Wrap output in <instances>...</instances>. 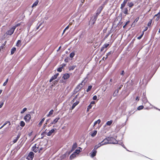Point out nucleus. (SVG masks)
<instances>
[{
    "label": "nucleus",
    "instance_id": "f8f14e48",
    "mask_svg": "<svg viewBox=\"0 0 160 160\" xmlns=\"http://www.w3.org/2000/svg\"><path fill=\"white\" fill-rule=\"evenodd\" d=\"M97 153V151L95 150H93L92 152L91 153V157L92 158H93L95 156H96V154Z\"/></svg>",
    "mask_w": 160,
    "mask_h": 160
},
{
    "label": "nucleus",
    "instance_id": "f03ea898",
    "mask_svg": "<svg viewBox=\"0 0 160 160\" xmlns=\"http://www.w3.org/2000/svg\"><path fill=\"white\" fill-rule=\"evenodd\" d=\"M34 154L33 152H30L27 157V159L28 160H32L34 157Z\"/></svg>",
    "mask_w": 160,
    "mask_h": 160
},
{
    "label": "nucleus",
    "instance_id": "49530a36",
    "mask_svg": "<svg viewBox=\"0 0 160 160\" xmlns=\"http://www.w3.org/2000/svg\"><path fill=\"white\" fill-rule=\"evenodd\" d=\"M42 24V22L39 23L38 25V26L37 27V28H36V29L37 30L40 27V26Z\"/></svg>",
    "mask_w": 160,
    "mask_h": 160
},
{
    "label": "nucleus",
    "instance_id": "e433bc0d",
    "mask_svg": "<svg viewBox=\"0 0 160 160\" xmlns=\"http://www.w3.org/2000/svg\"><path fill=\"white\" fill-rule=\"evenodd\" d=\"M81 152L79 149H76L74 152L77 154H79L80 152Z\"/></svg>",
    "mask_w": 160,
    "mask_h": 160
},
{
    "label": "nucleus",
    "instance_id": "4c0bfd02",
    "mask_svg": "<svg viewBox=\"0 0 160 160\" xmlns=\"http://www.w3.org/2000/svg\"><path fill=\"white\" fill-rule=\"evenodd\" d=\"M152 22V20H150L148 23V27H149L151 26Z\"/></svg>",
    "mask_w": 160,
    "mask_h": 160
},
{
    "label": "nucleus",
    "instance_id": "a878e982",
    "mask_svg": "<svg viewBox=\"0 0 160 160\" xmlns=\"http://www.w3.org/2000/svg\"><path fill=\"white\" fill-rule=\"evenodd\" d=\"M76 155L77 154L74 152L70 156V158H73L76 157Z\"/></svg>",
    "mask_w": 160,
    "mask_h": 160
},
{
    "label": "nucleus",
    "instance_id": "bf43d9fd",
    "mask_svg": "<svg viewBox=\"0 0 160 160\" xmlns=\"http://www.w3.org/2000/svg\"><path fill=\"white\" fill-rule=\"evenodd\" d=\"M20 135L19 134H18L17 137L16 138H17L18 140V139L19 138H20Z\"/></svg>",
    "mask_w": 160,
    "mask_h": 160
},
{
    "label": "nucleus",
    "instance_id": "5701e85b",
    "mask_svg": "<svg viewBox=\"0 0 160 160\" xmlns=\"http://www.w3.org/2000/svg\"><path fill=\"white\" fill-rule=\"evenodd\" d=\"M76 66L75 65H73L72 66H70L69 67V70H73L76 67Z\"/></svg>",
    "mask_w": 160,
    "mask_h": 160
},
{
    "label": "nucleus",
    "instance_id": "2f4dec72",
    "mask_svg": "<svg viewBox=\"0 0 160 160\" xmlns=\"http://www.w3.org/2000/svg\"><path fill=\"white\" fill-rule=\"evenodd\" d=\"M92 87V86L91 85L88 86V87L87 90V92H88L89 91L91 90Z\"/></svg>",
    "mask_w": 160,
    "mask_h": 160
},
{
    "label": "nucleus",
    "instance_id": "39448f33",
    "mask_svg": "<svg viewBox=\"0 0 160 160\" xmlns=\"http://www.w3.org/2000/svg\"><path fill=\"white\" fill-rule=\"evenodd\" d=\"M103 7H104L103 6H101L99 7V8L97 10L96 13V14L95 15V16H97L98 17V15L100 13L101 11L102 10Z\"/></svg>",
    "mask_w": 160,
    "mask_h": 160
},
{
    "label": "nucleus",
    "instance_id": "4468645a",
    "mask_svg": "<svg viewBox=\"0 0 160 160\" xmlns=\"http://www.w3.org/2000/svg\"><path fill=\"white\" fill-rule=\"evenodd\" d=\"M38 150V148L36 146H33L32 148V150L35 152H37Z\"/></svg>",
    "mask_w": 160,
    "mask_h": 160
},
{
    "label": "nucleus",
    "instance_id": "6ab92c4d",
    "mask_svg": "<svg viewBox=\"0 0 160 160\" xmlns=\"http://www.w3.org/2000/svg\"><path fill=\"white\" fill-rule=\"evenodd\" d=\"M59 119H60V118L59 117L56 118L52 121V123H54V124H55V123H57Z\"/></svg>",
    "mask_w": 160,
    "mask_h": 160
},
{
    "label": "nucleus",
    "instance_id": "6e6d98bb",
    "mask_svg": "<svg viewBox=\"0 0 160 160\" xmlns=\"http://www.w3.org/2000/svg\"><path fill=\"white\" fill-rule=\"evenodd\" d=\"M4 104V101L2 102L0 105V108H1Z\"/></svg>",
    "mask_w": 160,
    "mask_h": 160
},
{
    "label": "nucleus",
    "instance_id": "b1692460",
    "mask_svg": "<svg viewBox=\"0 0 160 160\" xmlns=\"http://www.w3.org/2000/svg\"><path fill=\"white\" fill-rule=\"evenodd\" d=\"M38 0H37L33 4L32 6V7H34L36 6L38 3Z\"/></svg>",
    "mask_w": 160,
    "mask_h": 160
},
{
    "label": "nucleus",
    "instance_id": "4d7b16f0",
    "mask_svg": "<svg viewBox=\"0 0 160 160\" xmlns=\"http://www.w3.org/2000/svg\"><path fill=\"white\" fill-rule=\"evenodd\" d=\"M101 120L99 119H98L97 121V122H98V124H99L101 122Z\"/></svg>",
    "mask_w": 160,
    "mask_h": 160
},
{
    "label": "nucleus",
    "instance_id": "cd10ccee",
    "mask_svg": "<svg viewBox=\"0 0 160 160\" xmlns=\"http://www.w3.org/2000/svg\"><path fill=\"white\" fill-rule=\"evenodd\" d=\"M21 41L20 40H18L17 41V46L18 47H19L21 45Z\"/></svg>",
    "mask_w": 160,
    "mask_h": 160
},
{
    "label": "nucleus",
    "instance_id": "c9c22d12",
    "mask_svg": "<svg viewBox=\"0 0 160 160\" xmlns=\"http://www.w3.org/2000/svg\"><path fill=\"white\" fill-rule=\"evenodd\" d=\"M27 110V108H24L22 110L21 112H20L22 114V113H24Z\"/></svg>",
    "mask_w": 160,
    "mask_h": 160
},
{
    "label": "nucleus",
    "instance_id": "603ef678",
    "mask_svg": "<svg viewBox=\"0 0 160 160\" xmlns=\"http://www.w3.org/2000/svg\"><path fill=\"white\" fill-rule=\"evenodd\" d=\"M143 34H142L140 36H139L138 37V39H140L142 38V36L143 35Z\"/></svg>",
    "mask_w": 160,
    "mask_h": 160
},
{
    "label": "nucleus",
    "instance_id": "de8ad7c7",
    "mask_svg": "<svg viewBox=\"0 0 160 160\" xmlns=\"http://www.w3.org/2000/svg\"><path fill=\"white\" fill-rule=\"evenodd\" d=\"M8 123H9V125H10L11 124L10 122L9 121H7L3 124V126L4 127L5 125H6Z\"/></svg>",
    "mask_w": 160,
    "mask_h": 160
},
{
    "label": "nucleus",
    "instance_id": "58836bf2",
    "mask_svg": "<svg viewBox=\"0 0 160 160\" xmlns=\"http://www.w3.org/2000/svg\"><path fill=\"white\" fill-rule=\"evenodd\" d=\"M8 78H7V79L6 80L5 82L3 83V86H6V85L7 84V83L8 82Z\"/></svg>",
    "mask_w": 160,
    "mask_h": 160
},
{
    "label": "nucleus",
    "instance_id": "09e8293b",
    "mask_svg": "<svg viewBox=\"0 0 160 160\" xmlns=\"http://www.w3.org/2000/svg\"><path fill=\"white\" fill-rule=\"evenodd\" d=\"M18 140V139L16 138L13 141V143L16 142Z\"/></svg>",
    "mask_w": 160,
    "mask_h": 160
},
{
    "label": "nucleus",
    "instance_id": "8fccbe9b",
    "mask_svg": "<svg viewBox=\"0 0 160 160\" xmlns=\"http://www.w3.org/2000/svg\"><path fill=\"white\" fill-rule=\"evenodd\" d=\"M97 99V96L96 95L93 96V100H96Z\"/></svg>",
    "mask_w": 160,
    "mask_h": 160
},
{
    "label": "nucleus",
    "instance_id": "1a4fd4ad",
    "mask_svg": "<svg viewBox=\"0 0 160 160\" xmlns=\"http://www.w3.org/2000/svg\"><path fill=\"white\" fill-rule=\"evenodd\" d=\"M128 1V0H124L122 3L121 5L120 8L122 9H123L124 7L125 6L126 3Z\"/></svg>",
    "mask_w": 160,
    "mask_h": 160
},
{
    "label": "nucleus",
    "instance_id": "6e6552de",
    "mask_svg": "<svg viewBox=\"0 0 160 160\" xmlns=\"http://www.w3.org/2000/svg\"><path fill=\"white\" fill-rule=\"evenodd\" d=\"M84 82V81L83 80L82 82L81 83L79 84L76 87L77 88H78V90H80L82 88L84 85L83 84V83Z\"/></svg>",
    "mask_w": 160,
    "mask_h": 160
},
{
    "label": "nucleus",
    "instance_id": "864d4df0",
    "mask_svg": "<svg viewBox=\"0 0 160 160\" xmlns=\"http://www.w3.org/2000/svg\"><path fill=\"white\" fill-rule=\"evenodd\" d=\"M105 48L103 46L102 47L101 49V51L102 52L103 51Z\"/></svg>",
    "mask_w": 160,
    "mask_h": 160
},
{
    "label": "nucleus",
    "instance_id": "680f3d73",
    "mask_svg": "<svg viewBox=\"0 0 160 160\" xmlns=\"http://www.w3.org/2000/svg\"><path fill=\"white\" fill-rule=\"evenodd\" d=\"M97 123H98V122L97 121H96L94 123L93 126H94Z\"/></svg>",
    "mask_w": 160,
    "mask_h": 160
},
{
    "label": "nucleus",
    "instance_id": "c756f323",
    "mask_svg": "<svg viewBox=\"0 0 160 160\" xmlns=\"http://www.w3.org/2000/svg\"><path fill=\"white\" fill-rule=\"evenodd\" d=\"M75 54L74 52H73L70 54V57L71 58H72L74 57Z\"/></svg>",
    "mask_w": 160,
    "mask_h": 160
},
{
    "label": "nucleus",
    "instance_id": "0eeeda50",
    "mask_svg": "<svg viewBox=\"0 0 160 160\" xmlns=\"http://www.w3.org/2000/svg\"><path fill=\"white\" fill-rule=\"evenodd\" d=\"M24 119L26 122H29L31 119V115L29 114L26 115L24 117Z\"/></svg>",
    "mask_w": 160,
    "mask_h": 160
},
{
    "label": "nucleus",
    "instance_id": "4be33fe9",
    "mask_svg": "<svg viewBox=\"0 0 160 160\" xmlns=\"http://www.w3.org/2000/svg\"><path fill=\"white\" fill-rule=\"evenodd\" d=\"M45 118H44L42 119L41 121L38 124V126L39 127H40L41 126L42 123L43 122Z\"/></svg>",
    "mask_w": 160,
    "mask_h": 160
},
{
    "label": "nucleus",
    "instance_id": "a18cd8bd",
    "mask_svg": "<svg viewBox=\"0 0 160 160\" xmlns=\"http://www.w3.org/2000/svg\"><path fill=\"white\" fill-rule=\"evenodd\" d=\"M20 23H18L17 24V25H16L14 26H13V28H15V29H16V28L17 27L20 26Z\"/></svg>",
    "mask_w": 160,
    "mask_h": 160
},
{
    "label": "nucleus",
    "instance_id": "20e7f679",
    "mask_svg": "<svg viewBox=\"0 0 160 160\" xmlns=\"http://www.w3.org/2000/svg\"><path fill=\"white\" fill-rule=\"evenodd\" d=\"M97 16L94 15L92 16L90 20V23H92V24H94L97 18Z\"/></svg>",
    "mask_w": 160,
    "mask_h": 160
},
{
    "label": "nucleus",
    "instance_id": "72a5a7b5",
    "mask_svg": "<svg viewBox=\"0 0 160 160\" xmlns=\"http://www.w3.org/2000/svg\"><path fill=\"white\" fill-rule=\"evenodd\" d=\"M63 68V67H61L58 68L57 69V71L59 72H61L62 71V69Z\"/></svg>",
    "mask_w": 160,
    "mask_h": 160
},
{
    "label": "nucleus",
    "instance_id": "052dcab7",
    "mask_svg": "<svg viewBox=\"0 0 160 160\" xmlns=\"http://www.w3.org/2000/svg\"><path fill=\"white\" fill-rule=\"evenodd\" d=\"M139 19V18H137L135 19V20L134 22H137L138 21V19Z\"/></svg>",
    "mask_w": 160,
    "mask_h": 160
},
{
    "label": "nucleus",
    "instance_id": "5fc2aeb1",
    "mask_svg": "<svg viewBox=\"0 0 160 160\" xmlns=\"http://www.w3.org/2000/svg\"><path fill=\"white\" fill-rule=\"evenodd\" d=\"M155 16H157L158 17L160 18V13H158V14L155 15Z\"/></svg>",
    "mask_w": 160,
    "mask_h": 160
},
{
    "label": "nucleus",
    "instance_id": "423d86ee",
    "mask_svg": "<svg viewBox=\"0 0 160 160\" xmlns=\"http://www.w3.org/2000/svg\"><path fill=\"white\" fill-rule=\"evenodd\" d=\"M142 97V100L143 102L144 103H146L148 102V100H147V98H146V94L145 93H143Z\"/></svg>",
    "mask_w": 160,
    "mask_h": 160
},
{
    "label": "nucleus",
    "instance_id": "a19ab883",
    "mask_svg": "<svg viewBox=\"0 0 160 160\" xmlns=\"http://www.w3.org/2000/svg\"><path fill=\"white\" fill-rule=\"evenodd\" d=\"M92 105H89L88 106V107L87 108V111H88L89 110V109L91 108H92Z\"/></svg>",
    "mask_w": 160,
    "mask_h": 160
},
{
    "label": "nucleus",
    "instance_id": "ddd939ff",
    "mask_svg": "<svg viewBox=\"0 0 160 160\" xmlns=\"http://www.w3.org/2000/svg\"><path fill=\"white\" fill-rule=\"evenodd\" d=\"M77 147V144L76 142H75L72 145V147L71 150V152L73 151Z\"/></svg>",
    "mask_w": 160,
    "mask_h": 160
},
{
    "label": "nucleus",
    "instance_id": "3c124183",
    "mask_svg": "<svg viewBox=\"0 0 160 160\" xmlns=\"http://www.w3.org/2000/svg\"><path fill=\"white\" fill-rule=\"evenodd\" d=\"M112 52L111 51H110L109 52H108L107 54V56H108L109 55H110L111 54H112Z\"/></svg>",
    "mask_w": 160,
    "mask_h": 160
},
{
    "label": "nucleus",
    "instance_id": "ea45409f",
    "mask_svg": "<svg viewBox=\"0 0 160 160\" xmlns=\"http://www.w3.org/2000/svg\"><path fill=\"white\" fill-rule=\"evenodd\" d=\"M79 90H78V88H76L74 91V94H75L77 93Z\"/></svg>",
    "mask_w": 160,
    "mask_h": 160
},
{
    "label": "nucleus",
    "instance_id": "2eb2a0df",
    "mask_svg": "<svg viewBox=\"0 0 160 160\" xmlns=\"http://www.w3.org/2000/svg\"><path fill=\"white\" fill-rule=\"evenodd\" d=\"M79 102V101H76L74 103H73L71 108V110L73 109L78 104Z\"/></svg>",
    "mask_w": 160,
    "mask_h": 160
},
{
    "label": "nucleus",
    "instance_id": "f3484780",
    "mask_svg": "<svg viewBox=\"0 0 160 160\" xmlns=\"http://www.w3.org/2000/svg\"><path fill=\"white\" fill-rule=\"evenodd\" d=\"M128 5L130 8H131L134 5V4L132 2H128Z\"/></svg>",
    "mask_w": 160,
    "mask_h": 160
},
{
    "label": "nucleus",
    "instance_id": "7c9ffc66",
    "mask_svg": "<svg viewBox=\"0 0 160 160\" xmlns=\"http://www.w3.org/2000/svg\"><path fill=\"white\" fill-rule=\"evenodd\" d=\"M25 125V123L23 121H21L20 123V125L22 127H24Z\"/></svg>",
    "mask_w": 160,
    "mask_h": 160
},
{
    "label": "nucleus",
    "instance_id": "13d9d810",
    "mask_svg": "<svg viewBox=\"0 0 160 160\" xmlns=\"http://www.w3.org/2000/svg\"><path fill=\"white\" fill-rule=\"evenodd\" d=\"M47 122H46L45 124H44V125H43V128H46V126H47V125H47Z\"/></svg>",
    "mask_w": 160,
    "mask_h": 160
},
{
    "label": "nucleus",
    "instance_id": "aec40b11",
    "mask_svg": "<svg viewBox=\"0 0 160 160\" xmlns=\"http://www.w3.org/2000/svg\"><path fill=\"white\" fill-rule=\"evenodd\" d=\"M97 133V131L96 130H95L93 131V132L91 134V135L92 137H93L96 135Z\"/></svg>",
    "mask_w": 160,
    "mask_h": 160
},
{
    "label": "nucleus",
    "instance_id": "f704fd0d",
    "mask_svg": "<svg viewBox=\"0 0 160 160\" xmlns=\"http://www.w3.org/2000/svg\"><path fill=\"white\" fill-rule=\"evenodd\" d=\"M143 108V106L141 105V106H139L138 108L137 109L138 110H142V109Z\"/></svg>",
    "mask_w": 160,
    "mask_h": 160
},
{
    "label": "nucleus",
    "instance_id": "393cba45",
    "mask_svg": "<svg viewBox=\"0 0 160 160\" xmlns=\"http://www.w3.org/2000/svg\"><path fill=\"white\" fill-rule=\"evenodd\" d=\"M102 146V145H101V144H100V143H99L98 145H96L94 147V149H97L98 148L101 147V146Z\"/></svg>",
    "mask_w": 160,
    "mask_h": 160
},
{
    "label": "nucleus",
    "instance_id": "f257e3e1",
    "mask_svg": "<svg viewBox=\"0 0 160 160\" xmlns=\"http://www.w3.org/2000/svg\"><path fill=\"white\" fill-rule=\"evenodd\" d=\"M118 142V141L114 138L113 137H108L104 139L100 143V144H101L102 145H103L108 143L117 144Z\"/></svg>",
    "mask_w": 160,
    "mask_h": 160
},
{
    "label": "nucleus",
    "instance_id": "9d476101",
    "mask_svg": "<svg viewBox=\"0 0 160 160\" xmlns=\"http://www.w3.org/2000/svg\"><path fill=\"white\" fill-rule=\"evenodd\" d=\"M56 130V129L55 128L51 129L47 133V135L48 136H50Z\"/></svg>",
    "mask_w": 160,
    "mask_h": 160
},
{
    "label": "nucleus",
    "instance_id": "774afa93",
    "mask_svg": "<svg viewBox=\"0 0 160 160\" xmlns=\"http://www.w3.org/2000/svg\"><path fill=\"white\" fill-rule=\"evenodd\" d=\"M122 85H121L119 87V88H118V89L119 90L121 89V88H122Z\"/></svg>",
    "mask_w": 160,
    "mask_h": 160
},
{
    "label": "nucleus",
    "instance_id": "bb28decb",
    "mask_svg": "<svg viewBox=\"0 0 160 160\" xmlns=\"http://www.w3.org/2000/svg\"><path fill=\"white\" fill-rule=\"evenodd\" d=\"M112 122V120H110L109 121H108L106 123V125L108 126L110 125Z\"/></svg>",
    "mask_w": 160,
    "mask_h": 160
},
{
    "label": "nucleus",
    "instance_id": "338daca9",
    "mask_svg": "<svg viewBox=\"0 0 160 160\" xmlns=\"http://www.w3.org/2000/svg\"><path fill=\"white\" fill-rule=\"evenodd\" d=\"M95 104V102L94 101H92L91 102V103L90 105H91V104Z\"/></svg>",
    "mask_w": 160,
    "mask_h": 160
},
{
    "label": "nucleus",
    "instance_id": "c03bdc74",
    "mask_svg": "<svg viewBox=\"0 0 160 160\" xmlns=\"http://www.w3.org/2000/svg\"><path fill=\"white\" fill-rule=\"evenodd\" d=\"M109 45V44L108 43L105 44L103 45V46L105 48H106Z\"/></svg>",
    "mask_w": 160,
    "mask_h": 160
},
{
    "label": "nucleus",
    "instance_id": "7ed1b4c3",
    "mask_svg": "<svg viewBox=\"0 0 160 160\" xmlns=\"http://www.w3.org/2000/svg\"><path fill=\"white\" fill-rule=\"evenodd\" d=\"M15 30V28L12 27L10 30L6 32V33L7 35H11L13 33Z\"/></svg>",
    "mask_w": 160,
    "mask_h": 160
},
{
    "label": "nucleus",
    "instance_id": "412c9836",
    "mask_svg": "<svg viewBox=\"0 0 160 160\" xmlns=\"http://www.w3.org/2000/svg\"><path fill=\"white\" fill-rule=\"evenodd\" d=\"M123 12L124 14H128V9L127 8H124Z\"/></svg>",
    "mask_w": 160,
    "mask_h": 160
},
{
    "label": "nucleus",
    "instance_id": "c85d7f7f",
    "mask_svg": "<svg viewBox=\"0 0 160 160\" xmlns=\"http://www.w3.org/2000/svg\"><path fill=\"white\" fill-rule=\"evenodd\" d=\"M53 110L52 109L49 112V113L47 115V116L49 117L51 115H52L53 114Z\"/></svg>",
    "mask_w": 160,
    "mask_h": 160
},
{
    "label": "nucleus",
    "instance_id": "37998d69",
    "mask_svg": "<svg viewBox=\"0 0 160 160\" xmlns=\"http://www.w3.org/2000/svg\"><path fill=\"white\" fill-rule=\"evenodd\" d=\"M72 24V23H69V25L68 26L65 28V29H64V31H66V30H67L69 28V25H71Z\"/></svg>",
    "mask_w": 160,
    "mask_h": 160
},
{
    "label": "nucleus",
    "instance_id": "0e129e2a",
    "mask_svg": "<svg viewBox=\"0 0 160 160\" xmlns=\"http://www.w3.org/2000/svg\"><path fill=\"white\" fill-rule=\"evenodd\" d=\"M136 100H137L138 101H139V98L138 97H137V98H136Z\"/></svg>",
    "mask_w": 160,
    "mask_h": 160
},
{
    "label": "nucleus",
    "instance_id": "dca6fc26",
    "mask_svg": "<svg viewBox=\"0 0 160 160\" xmlns=\"http://www.w3.org/2000/svg\"><path fill=\"white\" fill-rule=\"evenodd\" d=\"M16 50V48H15L13 47L12 48L11 50V54L12 55Z\"/></svg>",
    "mask_w": 160,
    "mask_h": 160
},
{
    "label": "nucleus",
    "instance_id": "a211bd4d",
    "mask_svg": "<svg viewBox=\"0 0 160 160\" xmlns=\"http://www.w3.org/2000/svg\"><path fill=\"white\" fill-rule=\"evenodd\" d=\"M57 78V77L55 75L52 76L50 79L49 80V82H52L53 80L56 79Z\"/></svg>",
    "mask_w": 160,
    "mask_h": 160
},
{
    "label": "nucleus",
    "instance_id": "e2e57ef3",
    "mask_svg": "<svg viewBox=\"0 0 160 160\" xmlns=\"http://www.w3.org/2000/svg\"><path fill=\"white\" fill-rule=\"evenodd\" d=\"M124 71H122V73H121V75H124Z\"/></svg>",
    "mask_w": 160,
    "mask_h": 160
},
{
    "label": "nucleus",
    "instance_id": "9b49d317",
    "mask_svg": "<svg viewBox=\"0 0 160 160\" xmlns=\"http://www.w3.org/2000/svg\"><path fill=\"white\" fill-rule=\"evenodd\" d=\"M70 77V75L68 73H65L63 74L62 78L66 80L68 79Z\"/></svg>",
    "mask_w": 160,
    "mask_h": 160
},
{
    "label": "nucleus",
    "instance_id": "79ce46f5",
    "mask_svg": "<svg viewBox=\"0 0 160 160\" xmlns=\"http://www.w3.org/2000/svg\"><path fill=\"white\" fill-rule=\"evenodd\" d=\"M110 34V32L107 34L104 38V39H106L109 36V34Z\"/></svg>",
    "mask_w": 160,
    "mask_h": 160
},
{
    "label": "nucleus",
    "instance_id": "473e14b6",
    "mask_svg": "<svg viewBox=\"0 0 160 160\" xmlns=\"http://www.w3.org/2000/svg\"><path fill=\"white\" fill-rule=\"evenodd\" d=\"M119 91V90L118 89L116 90V91L113 94V95L114 96H117V94H118V93Z\"/></svg>",
    "mask_w": 160,
    "mask_h": 160
},
{
    "label": "nucleus",
    "instance_id": "69168bd1",
    "mask_svg": "<svg viewBox=\"0 0 160 160\" xmlns=\"http://www.w3.org/2000/svg\"><path fill=\"white\" fill-rule=\"evenodd\" d=\"M64 61L66 62H68V59L66 58L64 60Z\"/></svg>",
    "mask_w": 160,
    "mask_h": 160
}]
</instances>
